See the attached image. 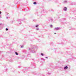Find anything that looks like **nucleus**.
I'll use <instances>...</instances> for the list:
<instances>
[{
	"mask_svg": "<svg viewBox=\"0 0 76 76\" xmlns=\"http://www.w3.org/2000/svg\"><path fill=\"white\" fill-rule=\"evenodd\" d=\"M55 34H56V33H54Z\"/></svg>",
	"mask_w": 76,
	"mask_h": 76,
	"instance_id": "nucleus-17",
	"label": "nucleus"
},
{
	"mask_svg": "<svg viewBox=\"0 0 76 76\" xmlns=\"http://www.w3.org/2000/svg\"><path fill=\"white\" fill-rule=\"evenodd\" d=\"M67 2V1H64V3H66Z\"/></svg>",
	"mask_w": 76,
	"mask_h": 76,
	"instance_id": "nucleus-9",
	"label": "nucleus"
},
{
	"mask_svg": "<svg viewBox=\"0 0 76 76\" xmlns=\"http://www.w3.org/2000/svg\"><path fill=\"white\" fill-rule=\"evenodd\" d=\"M1 13V11H0V18H1V16H0V14Z\"/></svg>",
	"mask_w": 76,
	"mask_h": 76,
	"instance_id": "nucleus-5",
	"label": "nucleus"
},
{
	"mask_svg": "<svg viewBox=\"0 0 76 76\" xmlns=\"http://www.w3.org/2000/svg\"><path fill=\"white\" fill-rule=\"evenodd\" d=\"M39 26V25H36V28H37V27H38Z\"/></svg>",
	"mask_w": 76,
	"mask_h": 76,
	"instance_id": "nucleus-6",
	"label": "nucleus"
},
{
	"mask_svg": "<svg viewBox=\"0 0 76 76\" xmlns=\"http://www.w3.org/2000/svg\"><path fill=\"white\" fill-rule=\"evenodd\" d=\"M41 56H44V54H43V53H41Z\"/></svg>",
	"mask_w": 76,
	"mask_h": 76,
	"instance_id": "nucleus-10",
	"label": "nucleus"
},
{
	"mask_svg": "<svg viewBox=\"0 0 76 76\" xmlns=\"http://www.w3.org/2000/svg\"><path fill=\"white\" fill-rule=\"evenodd\" d=\"M68 69V66H66L64 67V70H67Z\"/></svg>",
	"mask_w": 76,
	"mask_h": 76,
	"instance_id": "nucleus-3",
	"label": "nucleus"
},
{
	"mask_svg": "<svg viewBox=\"0 0 76 76\" xmlns=\"http://www.w3.org/2000/svg\"><path fill=\"white\" fill-rule=\"evenodd\" d=\"M6 31H8V28H6Z\"/></svg>",
	"mask_w": 76,
	"mask_h": 76,
	"instance_id": "nucleus-11",
	"label": "nucleus"
},
{
	"mask_svg": "<svg viewBox=\"0 0 76 76\" xmlns=\"http://www.w3.org/2000/svg\"><path fill=\"white\" fill-rule=\"evenodd\" d=\"M21 48H23V46H22L21 47Z\"/></svg>",
	"mask_w": 76,
	"mask_h": 76,
	"instance_id": "nucleus-12",
	"label": "nucleus"
},
{
	"mask_svg": "<svg viewBox=\"0 0 76 76\" xmlns=\"http://www.w3.org/2000/svg\"><path fill=\"white\" fill-rule=\"evenodd\" d=\"M7 19H8V18L7 17Z\"/></svg>",
	"mask_w": 76,
	"mask_h": 76,
	"instance_id": "nucleus-18",
	"label": "nucleus"
},
{
	"mask_svg": "<svg viewBox=\"0 0 76 76\" xmlns=\"http://www.w3.org/2000/svg\"><path fill=\"white\" fill-rule=\"evenodd\" d=\"M49 1L50 0H49Z\"/></svg>",
	"mask_w": 76,
	"mask_h": 76,
	"instance_id": "nucleus-19",
	"label": "nucleus"
},
{
	"mask_svg": "<svg viewBox=\"0 0 76 76\" xmlns=\"http://www.w3.org/2000/svg\"><path fill=\"white\" fill-rule=\"evenodd\" d=\"M2 24L1 23H0V25H1Z\"/></svg>",
	"mask_w": 76,
	"mask_h": 76,
	"instance_id": "nucleus-16",
	"label": "nucleus"
},
{
	"mask_svg": "<svg viewBox=\"0 0 76 76\" xmlns=\"http://www.w3.org/2000/svg\"><path fill=\"white\" fill-rule=\"evenodd\" d=\"M33 4H36V2H34V3Z\"/></svg>",
	"mask_w": 76,
	"mask_h": 76,
	"instance_id": "nucleus-8",
	"label": "nucleus"
},
{
	"mask_svg": "<svg viewBox=\"0 0 76 76\" xmlns=\"http://www.w3.org/2000/svg\"><path fill=\"white\" fill-rule=\"evenodd\" d=\"M46 58H48V57H46Z\"/></svg>",
	"mask_w": 76,
	"mask_h": 76,
	"instance_id": "nucleus-15",
	"label": "nucleus"
},
{
	"mask_svg": "<svg viewBox=\"0 0 76 76\" xmlns=\"http://www.w3.org/2000/svg\"><path fill=\"white\" fill-rule=\"evenodd\" d=\"M36 30H39V28H37V29H36Z\"/></svg>",
	"mask_w": 76,
	"mask_h": 76,
	"instance_id": "nucleus-13",
	"label": "nucleus"
},
{
	"mask_svg": "<svg viewBox=\"0 0 76 76\" xmlns=\"http://www.w3.org/2000/svg\"><path fill=\"white\" fill-rule=\"evenodd\" d=\"M50 27H53V26L52 25H51L50 26Z\"/></svg>",
	"mask_w": 76,
	"mask_h": 76,
	"instance_id": "nucleus-14",
	"label": "nucleus"
},
{
	"mask_svg": "<svg viewBox=\"0 0 76 76\" xmlns=\"http://www.w3.org/2000/svg\"><path fill=\"white\" fill-rule=\"evenodd\" d=\"M59 28L58 27L55 28H54V30H59Z\"/></svg>",
	"mask_w": 76,
	"mask_h": 76,
	"instance_id": "nucleus-2",
	"label": "nucleus"
},
{
	"mask_svg": "<svg viewBox=\"0 0 76 76\" xmlns=\"http://www.w3.org/2000/svg\"><path fill=\"white\" fill-rule=\"evenodd\" d=\"M36 52V51L35 50H32V53H35Z\"/></svg>",
	"mask_w": 76,
	"mask_h": 76,
	"instance_id": "nucleus-4",
	"label": "nucleus"
},
{
	"mask_svg": "<svg viewBox=\"0 0 76 76\" xmlns=\"http://www.w3.org/2000/svg\"><path fill=\"white\" fill-rule=\"evenodd\" d=\"M15 54H16V55H18V53L17 52H15Z\"/></svg>",
	"mask_w": 76,
	"mask_h": 76,
	"instance_id": "nucleus-7",
	"label": "nucleus"
},
{
	"mask_svg": "<svg viewBox=\"0 0 76 76\" xmlns=\"http://www.w3.org/2000/svg\"><path fill=\"white\" fill-rule=\"evenodd\" d=\"M63 10L65 12H66V11H67V8L66 7H65L64 8Z\"/></svg>",
	"mask_w": 76,
	"mask_h": 76,
	"instance_id": "nucleus-1",
	"label": "nucleus"
}]
</instances>
